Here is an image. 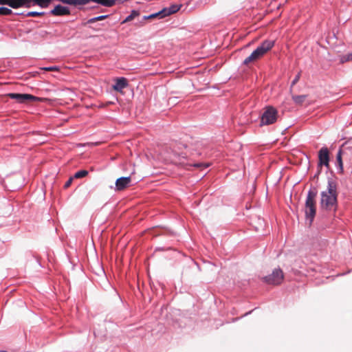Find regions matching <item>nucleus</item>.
I'll return each mask as SVG.
<instances>
[{
  "label": "nucleus",
  "instance_id": "5",
  "mask_svg": "<svg viewBox=\"0 0 352 352\" xmlns=\"http://www.w3.org/2000/svg\"><path fill=\"white\" fill-rule=\"evenodd\" d=\"M7 96L11 99L16 100L19 103H26L28 102L43 100V99L41 98H38L28 94L10 93Z\"/></svg>",
  "mask_w": 352,
  "mask_h": 352
},
{
  "label": "nucleus",
  "instance_id": "9",
  "mask_svg": "<svg viewBox=\"0 0 352 352\" xmlns=\"http://www.w3.org/2000/svg\"><path fill=\"white\" fill-rule=\"evenodd\" d=\"M131 182V177H122L116 182V190L121 191L129 186Z\"/></svg>",
  "mask_w": 352,
  "mask_h": 352
},
{
  "label": "nucleus",
  "instance_id": "4",
  "mask_svg": "<svg viewBox=\"0 0 352 352\" xmlns=\"http://www.w3.org/2000/svg\"><path fill=\"white\" fill-rule=\"evenodd\" d=\"M278 118V111L272 106H268L264 109V111L261 117V126L270 125L275 123Z\"/></svg>",
  "mask_w": 352,
  "mask_h": 352
},
{
  "label": "nucleus",
  "instance_id": "17",
  "mask_svg": "<svg viewBox=\"0 0 352 352\" xmlns=\"http://www.w3.org/2000/svg\"><path fill=\"white\" fill-rule=\"evenodd\" d=\"M139 15V12L136 10H133L130 15H129L124 20V22H128L132 21L135 16Z\"/></svg>",
  "mask_w": 352,
  "mask_h": 352
},
{
  "label": "nucleus",
  "instance_id": "20",
  "mask_svg": "<svg viewBox=\"0 0 352 352\" xmlns=\"http://www.w3.org/2000/svg\"><path fill=\"white\" fill-rule=\"evenodd\" d=\"M342 157H344V154H341V151L340 149L338 153V155H337V161H338V165L341 169L342 168Z\"/></svg>",
  "mask_w": 352,
  "mask_h": 352
},
{
  "label": "nucleus",
  "instance_id": "19",
  "mask_svg": "<svg viewBox=\"0 0 352 352\" xmlns=\"http://www.w3.org/2000/svg\"><path fill=\"white\" fill-rule=\"evenodd\" d=\"M192 166L197 168L204 169V168H208L210 166V164L209 163H196V164H194Z\"/></svg>",
  "mask_w": 352,
  "mask_h": 352
},
{
  "label": "nucleus",
  "instance_id": "15",
  "mask_svg": "<svg viewBox=\"0 0 352 352\" xmlns=\"http://www.w3.org/2000/svg\"><path fill=\"white\" fill-rule=\"evenodd\" d=\"M307 96L306 95H300V96H292V100L296 104H302L306 99Z\"/></svg>",
  "mask_w": 352,
  "mask_h": 352
},
{
  "label": "nucleus",
  "instance_id": "8",
  "mask_svg": "<svg viewBox=\"0 0 352 352\" xmlns=\"http://www.w3.org/2000/svg\"><path fill=\"white\" fill-rule=\"evenodd\" d=\"M341 154H344V158L352 160V140L347 141L340 147Z\"/></svg>",
  "mask_w": 352,
  "mask_h": 352
},
{
  "label": "nucleus",
  "instance_id": "12",
  "mask_svg": "<svg viewBox=\"0 0 352 352\" xmlns=\"http://www.w3.org/2000/svg\"><path fill=\"white\" fill-rule=\"evenodd\" d=\"M128 86L127 80L124 78L117 79L116 84L113 85V89L121 91L124 88Z\"/></svg>",
  "mask_w": 352,
  "mask_h": 352
},
{
  "label": "nucleus",
  "instance_id": "24",
  "mask_svg": "<svg viewBox=\"0 0 352 352\" xmlns=\"http://www.w3.org/2000/svg\"><path fill=\"white\" fill-rule=\"evenodd\" d=\"M41 69L47 72H57L59 70L58 67L54 66V67H42Z\"/></svg>",
  "mask_w": 352,
  "mask_h": 352
},
{
  "label": "nucleus",
  "instance_id": "6",
  "mask_svg": "<svg viewBox=\"0 0 352 352\" xmlns=\"http://www.w3.org/2000/svg\"><path fill=\"white\" fill-rule=\"evenodd\" d=\"M284 278L283 272L280 269H275L272 273L263 278V280L267 284L279 285Z\"/></svg>",
  "mask_w": 352,
  "mask_h": 352
},
{
  "label": "nucleus",
  "instance_id": "23",
  "mask_svg": "<svg viewBox=\"0 0 352 352\" xmlns=\"http://www.w3.org/2000/svg\"><path fill=\"white\" fill-rule=\"evenodd\" d=\"M44 14V12H29L27 13V16H40Z\"/></svg>",
  "mask_w": 352,
  "mask_h": 352
},
{
  "label": "nucleus",
  "instance_id": "16",
  "mask_svg": "<svg viewBox=\"0 0 352 352\" xmlns=\"http://www.w3.org/2000/svg\"><path fill=\"white\" fill-rule=\"evenodd\" d=\"M88 171L86 170H81L78 172H76L74 175V178L75 179H80L86 177L88 175Z\"/></svg>",
  "mask_w": 352,
  "mask_h": 352
},
{
  "label": "nucleus",
  "instance_id": "10",
  "mask_svg": "<svg viewBox=\"0 0 352 352\" xmlns=\"http://www.w3.org/2000/svg\"><path fill=\"white\" fill-rule=\"evenodd\" d=\"M3 5H8L12 8H19L28 4V0H3Z\"/></svg>",
  "mask_w": 352,
  "mask_h": 352
},
{
  "label": "nucleus",
  "instance_id": "28",
  "mask_svg": "<svg viewBox=\"0 0 352 352\" xmlns=\"http://www.w3.org/2000/svg\"><path fill=\"white\" fill-rule=\"evenodd\" d=\"M0 4L3 5V0H0Z\"/></svg>",
  "mask_w": 352,
  "mask_h": 352
},
{
  "label": "nucleus",
  "instance_id": "3",
  "mask_svg": "<svg viewBox=\"0 0 352 352\" xmlns=\"http://www.w3.org/2000/svg\"><path fill=\"white\" fill-rule=\"evenodd\" d=\"M274 44L275 41L274 40H265L261 45L243 60V64L248 65L250 63L259 60L274 47Z\"/></svg>",
  "mask_w": 352,
  "mask_h": 352
},
{
  "label": "nucleus",
  "instance_id": "1",
  "mask_svg": "<svg viewBox=\"0 0 352 352\" xmlns=\"http://www.w3.org/2000/svg\"><path fill=\"white\" fill-rule=\"evenodd\" d=\"M320 206L327 210H336L337 207V188L332 180L328 181L327 188L321 192Z\"/></svg>",
  "mask_w": 352,
  "mask_h": 352
},
{
  "label": "nucleus",
  "instance_id": "11",
  "mask_svg": "<svg viewBox=\"0 0 352 352\" xmlns=\"http://www.w3.org/2000/svg\"><path fill=\"white\" fill-rule=\"evenodd\" d=\"M51 14L54 16H63L70 14V10L68 8L58 5L51 11Z\"/></svg>",
  "mask_w": 352,
  "mask_h": 352
},
{
  "label": "nucleus",
  "instance_id": "22",
  "mask_svg": "<svg viewBox=\"0 0 352 352\" xmlns=\"http://www.w3.org/2000/svg\"><path fill=\"white\" fill-rule=\"evenodd\" d=\"M157 16H159L160 18H164L165 17L164 16V12H162V10L155 13V14H151L149 15L148 16L146 17V19H153V18H155Z\"/></svg>",
  "mask_w": 352,
  "mask_h": 352
},
{
  "label": "nucleus",
  "instance_id": "13",
  "mask_svg": "<svg viewBox=\"0 0 352 352\" xmlns=\"http://www.w3.org/2000/svg\"><path fill=\"white\" fill-rule=\"evenodd\" d=\"M180 8V6L177 5H173L168 8H164L162 10V12H164V16H166L170 15L172 14L176 13Z\"/></svg>",
  "mask_w": 352,
  "mask_h": 352
},
{
  "label": "nucleus",
  "instance_id": "7",
  "mask_svg": "<svg viewBox=\"0 0 352 352\" xmlns=\"http://www.w3.org/2000/svg\"><path fill=\"white\" fill-rule=\"evenodd\" d=\"M319 166H329V152L327 147H322L318 152Z\"/></svg>",
  "mask_w": 352,
  "mask_h": 352
},
{
  "label": "nucleus",
  "instance_id": "14",
  "mask_svg": "<svg viewBox=\"0 0 352 352\" xmlns=\"http://www.w3.org/2000/svg\"><path fill=\"white\" fill-rule=\"evenodd\" d=\"M28 4L31 1H34L36 5L39 6L42 8H46L48 6V5L50 3V2L52 0H28Z\"/></svg>",
  "mask_w": 352,
  "mask_h": 352
},
{
  "label": "nucleus",
  "instance_id": "25",
  "mask_svg": "<svg viewBox=\"0 0 352 352\" xmlns=\"http://www.w3.org/2000/svg\"><path fill=\"white\" fill-rule=\"evenodd\" d=\"M300 78V72H298L297 75L295 76L294 79L292 82L291 89L295 85Z\"/></svg>",
  "mask_w": 352,
  "mask_h": 352
},
{
  "label": "nucleus",
  "instance_id": "21",
  "mask_svg": "<svg viewBox=\"0 0 352 352\" xmlns=\"http://www.w3.org/2000/svg\"><path fill=\"white\" fill-rule=\"evenodd\" d=\"M351 60H352V53L348 54L346 56H342L340 59V62L342 63Z\"/></svg>",
  "mask_w": 352,
  "mask_h": 352
},
{
  "label": "nucleus",
  "instance_id": "26",
  "mask_svg": "<svg viewBox=\"0 0 352 352\" xmlns=\"http://www.w3.org/2000/svg\"><path fill=\"white\" fill-rule=\"evenodd\" d=\"M73 179H74V177H70V178H69V179L66 182V183H65V185H64L65 188H69V187L71 186V184H72V182H73Z\"/></svg>",
  "mask_w": 352,
  "mask_h": 352
},
{
  "label": "nucleus",
  "instance_id": "27",
  "mask_svg": "<svg viewBox=\"0 0 352 352\" xmlns=\"http://www.w3.org/2000/svg\"><path fill=\"white\" fill-rule=\"evenodd\" d=\"M104 17H105L104 16H98V17H96V18L91 19L90 21H99V20H101V19H104Z\"/></svg>",
  "mask_w": 352,
  "mask_h": 352
},
{
  "label": "nucleus",
  "instance_id": "2",
  "mask_svg": "<svg viewBox=\"0 0 352 352\" xmlns=\"http://www.w3.org/2000/svg\"><path fill=\"white\" fill-rule=\"evenodd\" d=\"M317 192L316 190H309L304 207L306 223L311 226L316 214V198Z\"/></svg>",
  "mask_w": 352,
  "mask_h": 352
},
{
  "label": "nucleus",
  "instance_id": "18",
  "mask_svg": "<svg viewBox=\"0 0 352 352\" xmlns=\"http://www.w3.org/2000/svg\"><path fill=\"white\" fill-rule=\"evenodd\" d=\"M12 13V10L6 8L1 7L0 8V15H10Z\"/></svg>",
  "mask_w": 352,
  "mask_h": 352
}]
</instances>
